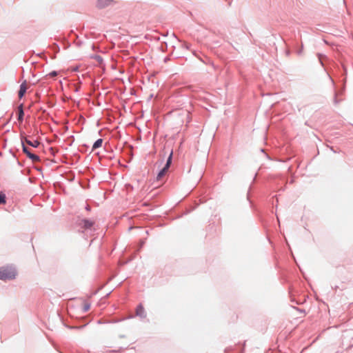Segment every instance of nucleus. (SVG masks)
I'll list each match as a JSON object with an SVG mask.
<instances>
[{"label":"nucleus","mask_w":353,"mask_h":353,"mask_svg":"<svg viewBox=\"0 0 353 353\" xmlns=\"http://www.w3.org/2000/svg\"><path fill=\"white\" fill-rule=\"evenodd\" d=\"M17 275V270L13 265H7L0 267V280H14Z\"/></svg>","instance_id":"obj_1"},{"label":"nucleus","mask_w":353,"mask_h":353,"mask_svg":"<svg viewBox=\"0 0 353 353\" xmlns=\"http://www.w3.org/2000/svg\"><path fill=\"white\" fill-rule=\"evenodd\" d=\"M20 139L22 149L23 148V145H26V144H28L34 148H37L40 145V142L38 140H34L33 141L29 140L26 137H25L23 132H21Z\"/></svg>","instance_id":"obj_2"},{"label":"nucleus","mask_w":353,"mask_h":353,"mask_svg":"<svg viewBox=\"0 0 353 353\" xmlns=\"http://www.w3.org/2000/svg\"><path fill=\"white\" fill-rule=\"evenodd\" d=\"M316 56H317V57L319 59V63H320L321 65L324 68V71L327 73V75L330 81H331L332 85L333 86H335V81H334V80L333 79V78L331 77V75L329 74V72L327 71V70L325 68L324 61L325 60H328L327 57L326 55L323 54H321V53H317Z\"/></svg>","instance_id":"obj_3"},{"label":"nucleus","mask_w":353,"mask_h":353,"mask_svg":"<svg viewBox=\"0 0 353 353\" xmlns=\"http://www.w3.org/2000/svg\"><path fill=\"white\" fill-rule=\"evenodd\" d=\"M22 151L32 162H37L41 161L39 156L33 153L31 150L29 149L26 145H23Z\"/></svg>","instance_id":"obj_4"},{"label":"nucleus","mask_w":353,"mask_h":353,"mask_svg":"<svg viewBox=\"0 0 353 353\" xmlns=\"http://www.w3.org/2000/svg\"><path fill=\"white\" fill-rule=\"evenodd\" d=\"M94 221L89 219L83 218L79 220L78 225L83 229L88 230H91L94 225Z\"/></svg>","instance_id":"obj_5"},{"label":"nucleus","mask_w":353,"mask_h":353,"mask_svg":"<svg viewBox=\"0 0 353 353\" xmlns=\"http://www.w3.org/2000/svg\"><path fill=\"white\" fill-rule=\"evenodd\" d=\"M342 68H343V73H342V74L343 76H345V77H344V79L343 80V86L341 87V89L335 90V92H338L339 95H342L344 93L345 90L346 75H347V70L346 67L343 64H342Z\"/></svg>","instance_id":"obj_6"},{"label":"nucleus","mask_w":353,"mask_h":353,"mask_svg":"<svg viewBox=\"0 0 353 353\" xmlns=\"http://www.w3.org/2000/svg\"><path fill=\"white\" fill-rule=\"evenodd\" d=\"M114 3V0H97L96 7L99 9H103Z\"/></svg>","instance_id":"obj_7"},{"label":"nucleus","mask_w":353,"mask_h":353,"mask_svg":"<svg viewBox=\"0 0 353 353\" xmlns=\"http://www.w3.org/2000/svg\"><path fill=\"white\" fill-rule=\"evenodd\" d=\"M27 92V81L24 80L19 86V90L18 91V97L20 99H21L26 94Z\"/></svg>","instance_id":"obj_8"},{"label":"nucleus","mask_w":353,"mask_h":353,"mask_svg":"<svg viewBox=\"0 0 353 353\" xmlns=\"http://www.w3.org/2000/svg\"><path fill=\"white\" fill-rule=\"evenodd\" d=\"M136 315L137 316L141 317V319H145L147 316L144 307L142 303H139L136 307Z\"/></svg>","instance_id":"obj_9"},{"label":"nucleus","mask_w":353,"mask_h":353,"mask_svg":"<svg viewBox=\"0 0 353 353\" xmlns=\"http://www.w3.org/2000/svg\"><path fill=\"white\" fill-rule=\"evenodd\" d=\"M24 115L23 104L21 103L18 107L17 111V120L19 123H22L23 121Z\"/></svg>","instance_id":"obj_10"},{"label":"nucleus","mask_w":353,"mask_h":353,"mask_svg":"<svg viewBox=\"0 0 353 353\" xmlns=\"http://www.w3.org/2000/svg\"><path fill=\"white\" fill-rule=\"evenodd\" d=\"M103 142V140L101 138L96 140L92 145V151H94L96 149L101 148L102 146Z\"/></svg>","instance_id":"obj_11"},{"label":"nucleus","mask_w":353,"mask_h":353,"mask_svg":"<svg viewBox=\"0 0 353 353\" xmlns=\"http://www.w3.org/2000/svg\"><path fill=\"white\" fill-rule=\"evenodd\" d=\"M168 173L163 168L159 171L157 174L156 179L157 181H160L161 179Z\"/></svg>","instance_id":"obj_12"},{"label":"nucleus","mask_w":353,"mask_h":353,"mask_svg":"<svg viewBox=\"0 0 353 353\" xmlns=\"http://www.w3.org/2000/svg\"><path fill=\"white\" fill-rule=\"evenodd\" d=\"M172 159H173V150H171L165 164L170 166L172 163Z\"/></svg>","instance_id":"obj_13"},{"label":"nucleus","mask_w":353,"mask_h":353,"mask_svg":"<svg viewBox=\"0 0 353 353\" xmlns=\"http://www.w3.org/2000/svg\"><path fill=\"white\" fill-rule=\"evenodd\" d=\"M91 57L95 59L100 65L103 63V59L101 56L99 54H94Z\"/></svg>","instance_id":"obj_14"},{"label":"nucleus","mask_w":353,"mask_h":353,"mask_svg":"<svg viewBox=\"0 0 353 353\" xmlns=\"http://www.w3.org/2000/svg\"><path fill=\"white\" fill-rule=\"evenodd\" d=\"M6 203V194L1 191L0 192V205L5 204Z\"/></svg>","instance_id":"obj_15"},{"label":"nucleus","mask_w":353,"mask_h":353,"mask_svg":"<svg viewBox=\"0 0 353 353\" xmlns=\"http://www.w3.org/2000/svg\"><path fill=\"white\" fill-rule=\"evenodd\" d=\"M168 49V43L167 42L165 41H163L161 43V45L159 46V50L163 52H165Z\"/></svg>","instance_id":"obj_16"},{"label":"nucleus","mask_w":353,"mask_h":353,"mask_svg":"<svg viewBox=\"0 0 353 353\" xmlns=\"http://www.w3.org/2000/svg\"><path fill=\"white\" fill-rule=\"evenodd\" d=\"M57 74H58V72L56 70H53V71L50 72V73H48V74H46L43 78L46 79L48 77H56Z\"/></svg>","instance_id":"obj_17"},{"label":"nucleus","mask_w":353,"mask_h":353,"mask_svg":"<svg viewBox=\"0 0 353 353\" xmlns=\"http://www.w3.org/2000/svg\"><path fill=\"white\" fill-rule=\"evenodd\" d=\"M52 48L54 51L55 53L59 52L60 50V48H59V45L56 43L52 44Z\"/></svg>","instance_id":"obj_18"},{"label":"nucleus","mask_w":353,"mask_h":353,"mask_svg":"<svg viewBox=\"0 0 353 353\" xmlns=\"http://www.w3.org/2000/svg\"><path fill=\"white\" fill-rule=\"evenodd\" d=\"M338 96H339L338 92H334V103L335 104H338L341 101L340 99H338Z\"/></svg>","instance_id":"obj_19"},{"label":"nucleus","mask_w":353,"mask_h":353,"mask_svg":"<svg viewBox=\"0 0 353 353\" xmlns=\"http://www.w3.org/2000/svg\"><path fill=\"white\" fill-rule=\"evenodd\" d=\"M181 46H182V47L183 48H185L187 50H188L190 48V44H189L188 43L185 42V41L182 42V45Z\"/></svg>","instance_id":"obj_20"},{"label":"nucleus","mask_w":353,"mask_h":353,"mask_svg":"<svg viewBox=\"0 0 353 353\" xmlns=\"http://www.w3.org/2000/svg\"><path fill=\"white\" fill-rule=\"evenodd\" d=\"M90 303H87V304H85L84 306H83V312H87L90 310Z\"/></svg>","instance_id":"obj_21"},{"label":"nucleus","mask_w":353,"mask_h":353,"mask_svg":"<svg viewBox=\"0 0 353 353\" xmlns=\"http://www.w3.org/2000/svg\"><path fill=\"white\" fill-rule=\"evenodd\" d=\"M17 164L20 167H23L24 166V162L23 161H21L19 160H17Z\"/></svg>","instance_id":"obj_22"},{"label":"nucleus","mask_w":353,"mask_h":353,"mask_svg":"<svg viewBox=\"0 0 353 353\" xmlns=\"http://www.w3.org/2000/svg\"><path fill=\"white\" fill-rule=\"evenodd\" d=\"M303 52V45L301 46V48L296 50L297 54L300 55L302 54Z\"/></svg>","instance_id":"obj_23"},{"label":"nucleus","mask_w":353,"mask_h":353,"mask_svg":"<svg viewBox=\"0 0 353 353\" xmlns=\"http://www.w3.org/2000/svg\"><path fill=\"white\" fill-rule=\"evenodd\" d=\"M170 168V165H166V164H165V165H164V166L163 167V168L165 171H167V172H168V170H169V168Z\"/></svg>","instance_id":"obj_24"},{"label":"nucleus","mask_w":353,"mask_h":353,"mask_svg":"<svg viewBox=\"0 0 353 353\" xmlns=\"http://www.w3.org/2000/svg\"><path fill=\"white\" fill-rule=\"evenodd\" d=\"M34 168L36 170L39 171V172H42V168H41V167H39V166L35 165V166H34Z\"/></svg>","instance_id":"obj_25"},{"label":"nucleus","mask_w":353,"mask_h":353,"mask_svg":"<svg viewBox=\"0 0 353 353\" xmlns=\"http://www.w3.org/2000/svg\"><path fill=\"white\" fill-rule=\"evenodd\" d=\"M232 350H233L232 347H228L225 348V352H228L232 351Z\"/></svg>","instance_id":"obj_26"},{"label":"nucleus","mask_w":353,"mask_h":353,"mask_svg":"<svg viewBox=\"0 0 353 353\" xmlns=\"http://www.w3.org/2000/svg\"><path fill=\"white\" fill-rule=\"evenodd\" d=\"M85 209L87 211H90L91 210V207L89 205H86L85 207Z\"/></svg>","instance_id":"obj_27"},{"label":"nucleus","mask_w":353,"mask_h":353,"mask_svg":"<svg viewBox=\"0 0 353 353\" xmlns=\"http://www.w3.org/2000/svg\"><path fill=\"white\" fill-rule=\"evenodd\" d=\"M245 345V341H244V343H243V347L241 349V353H243L244 352Z\"/></svg>","instance_id":"obj_28"},{"label":"nucleus","mask_w":353,"mask_h":353,"mask_svg":"<svg viewBox=\"0 0 353 353\" xmlns=\"http://www.w3.org/2000/svg\"><path fill=\"white\" fill-rule=\"evenodd\" d=\"M9 152H10V153H11V154H12V156H13L14 158H17L16 154L12 152V149H10V150H9Z\"/></svg>","instance_id":"obj_29"},{"label":"nucleus","mask_w":353,"mask_h":353,"mask_svg":"<svg viewBox=\"0 0 353 353\" xmlns=\"http://www.w3.org/2000/svg\"><path fill=\"white\" fill-rule=\"evenodd\" d=\"M6 141H7V139H4V143H3V148H6Z\"/></svg>","instance_id":"obj_30"},{"label":"nucleus","mask_w":353,"mask_h":353,"mask_svg":"<svg viewBox=\"0 0 353 353\" xmlns=\"http://www.w3.org/2000/svg\"><path fill=\"white\" fill-rule=\"evenodd\" d=\"M79 90H80V87H77V88H76L74 89V91L77 92H79Z\"/></svg>","instance_id":"obj_31"},{"label":"nucleus","mask_w":353,"mask_h":353,"mask_svg":"<svg viewBox=\"0 0 353 353\" xmlns=\"http://www.w3.org/2000/svg\"><path fill=\"white\" fill-rule=\"evenodd\" d=\"M97 323H98V324H101V323H103V322L102 321V320H101V319H100V320H99V321H97Z\"/></svg>","instance_id":"obj_32"},{"label":"nucleus","mask_w":353,"mask_h":353,"mask_svg":"<svg viewBox=\"0 0 353 353\" xmlns=\"http://www.w3.org/2000/svg\"><path fill=\"white\" fill-rule=\"evenodd\" d=\"M286 54H287V56H289L290 54V50H287L286 51Z\"/></svg>","instance_id":"obj_33"},{"label":"nucleus","mask_w":353,"mask_h":353,"mask_svg":"<svg viewBox=\"0 0 353 353\" xmlns=\"http://www.w3.org/2000/svg\"><path fill=\"white\" fill-rule=\"evenodd\" d=\"M168 60H169V58H168V57H165V58L164 59V62H165V63H166Z\"/></svg>","instance_id":"obj_34"},{"label":"nucleus","mask_w":353,"mask_h":353,"mask_svg":"<svg viewBox=\"0 0 353 353\" xmlns=\"http://www.w3.org/2000/svg\"><path fill=\"white\" fill-rule=\"evenodd\" d=\"M298 310H299L300 312H305V310H304L298 309Z\"/></svg>","instance_id":"obj_35"},{"label":"nucleus","mask_w":353,"mask_h":353,"mask_svg":"<svg viewBox=\"0 0 353 353\" xmlns=\"http://www.w3.org/2000/svg\"><path fill=\"white\" fill-rule=\"evenodd\" d=\"M333 289L336 290L338 288L337 285H335L334 287H332Z\"/></svg>","instance_id":"obj_36"},{"label":"nucleus","mask_w":353,"mask_h":353,"mask_svg":"<svg viewBox=\"0 0 353 353\" xmlns=\"http://www.w3.org/2000/svg\"><path fill=\"white\" fill-rule=\"evenodd\" d=\"M97 292H98V290H97V291L94 292L92 293V294H93V295H95V294H97Z\"/></svg>","instance_id":"obj_37"},{"label":"nucleus","mask_w":353,"mask_h":353,"mask_svg":"<svg viewBox=\"0 0 353 353\" xmlns=\"http://www.w3.org/2000/svg\"><path fill=\"white\" fill-rule=\"evenodd\" d=\"M331 150H332V152H336L332 148H331Z\"/></svg>","instance_id":"obj_38"},{"label":"nucleus","mask_w":353,"mask_h":353,"mask_svg":"<svg viewBox=\"0 0 353 353\" xmlns=\"http://www.w3.org/2000/svg\"><path fill=\"white\" fill-rule=\"evenodd\" d=\"M74 71L78 70V68H77H77H75L74 69Z\"/></svg>","instance_id":"obj_39"},{"label":"nucleus","mask_w":353,"mask_h":353,"mask_svg":"<svg viewBox=\"0 0 353 353\" xmlns=\"http://www.w3.org/2000/svg\"><path fill=\"white\" fill-rule=\"evenodd\" d=\"M120 337H121V338H124V337H125V336H124V335H121V336H120Z\"/></svg>","instance_id":"obj_40"},{"label":"nucleus","mask_w":353,"mask_h":353,"mask_svg":"<svg viewBox=\"0 0 353 353\" xmlns=\"http://www.w3.org/2000/svg\"><path fill=\"white\" fill-rule=\"evenodd\" d=\"M85 325H83V326L79 327V328H81V327H85Z\"/></svg>","instance_id":"obj_41"},{"label":"nucleus","mask_w":353,"mask_h":353,"mask_svg":"<svg viewBox=\"0 0 353 353\" xmlns=\"http://www.w3.org/2000/svg\"><path fill=\"white\" fill-rule=\"evenodd\" d=\"M110 292L108 293V294H106V296H108L110 295Z\"/></svg>","instance_id":"obj_42"},{"label":"nucleus","mask_w":353,"mask_h":353,"mask_svg":"<svg viewBox=\"0 0 353 353\" xmlns=\"http://www.w3.org/2000/svg\"><path fill=\"white\" fill-rule=\"evenodd\" d=\"M156 40H159V37L155 38Z\"/></svg>","instance_id":"obj_43"}]
</instances>
